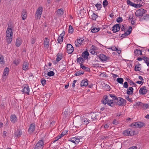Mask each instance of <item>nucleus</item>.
<instances>
[{
    "label": "nucleus",
    "mask_w": 149,
    "mask_h": 149,
    "mask_svg": "<svg viewBox=\"0 0 149 149\" xmlns=\"http://www.w3.org/2000/svg\"><path fill=\"white\" fill-rule=\"evenodd\" d=\"M138 133V131H136L130 129H128L123 132V134L126 136H129V135L133 136L134 135H136Z\"/></svg>",
    "instance_id": "obj_1"
},
{
    "label": "nucleus",
    "mask_w": 149,
    "mask_h": 149,
    "mask_svg": "<svg viewBox=\"0 0 149 149\" xmlns=\"http://www.w3.org/2000/svg\"><path fill=\"white\" fill-rule=\"evenodd\" d=\"M146 12V11L143 8H141L137 10L135 12V15L138 17H142V16H143V15L145 14Z\"/></svg>",
    "instance_id": "obj_2"
},
{
    "label": "nucleus",
    "mask_w": 149,
    "mask_h": 149,
    "mask_svg": "<svg viewBox=\"0 0 149 149\" xmlns=\"http://www.w3.org/2000/svg\"><path fill=\"white\" fill-rule=\"evenodd\" d=\"M115 102L119 106L125 105L126 103V101L125 100L120 97L118 98V99H116Z\"/></svg>",
    "instance_id": "obj_3"
},
{
    "label": "nucleus",
    "mask_w": 149,
    "mask_h": 149,
    "mask_svg": "<svg viewBox=\"0 0 149 149\" xmlns=\"http://www.w3.org/2000/svg\"><path fill=\"white\" fill-rule=\"evenodd\" d=\"M43 8L42 7H39L38 8L36 13L35 18L36 19L40 18L42 13Z\"/></svg>",
    "instance_id": "obj_4"
},
{
    "label": "nucleus",
    "mask_w": 149,
    "mask_h": 149,
    "mask_svg": "<svg viewBox=\"0 0 149 149\" xmlns=\"http://www.w3.org/2000/svg\"><path fill=\"white\" fill-rule=\"evenodd\" d=\"M132 127H134L138 128H141L145 126V124L142 122H137L133 123L132 125Z\"/></svg>",
    "instance_id": "obj_5"
},
{
    "label": "nucleus",
    "mask_w": 149,
    "mask_h": 149,
    "mask_svg": "<svg viewBox=\"0 0 149 149\" xmlns=\"http://www.w3.org/2000/svg\"><path fill=\"white\" fill-rule=\"evenodd\" d=\"M44 143L43 140H40L36 144L34 149H42L43 147Z\"/></svg>",
    "instance_id": "obj_6"
},
{
    "label": "nucleus",
    "mask_w": 149,
    "mask_h": 149,
    "mask_svg": "<svg viewBox=\"0 0 149 149\" xmlns=\"http://www.w3.org/2000/svg\"><path fill=\"white\" fill-rule=\"evenodd\" d=\"M132 31V27L130 26L128 29V30L125 32L121 36V39L123 38L126 37L128 35H130Z\"/></svg>",
    "instance_id": "obj_7"
},
{
    "label": "nucleus",
    "mask_w": 149,
    "mask_h": 149,
    "mask_svg": "<svg viewBox=\"0 0 149 149\" xmlns=\"http://www.w3.org/2000/svg\"><path fill=\"white\" fill-rule=\"evenodd\" d=\"M67 50L69 54H71L74 51L73 47L71 45L68 44L67 45Z\"/></svg>",
    "instance_id": "obj_8"
},
{
    "label": "nucleus",
    "mask_w": 149,
    "mask_h": 149,
    "mask_svg": "<svg viewBox=\"0 0 149 149\" xmlns=\"http://www.w3.org/2000/svg\"><path fill=\"white\" fill-rule=\"evenodd\" d=\"M68 141L76 144H78L80 142V139L74 137L69 139Z\"/></svg>",
    "instance_id": "obj_9"
},
{
    "label": "nucleus",
    "mask_w": 149,
    "mask_h": 149,
    "mask_svg": "<svg viewBox=\"0 0 149 149\" xmlns=\"http://www.w3.org/2000/svg\"><path fill=\"white\" fill-rule=\"evenodd\" d=\"M120 27L119 26V24H116L113 26L112 30L113 33H116L120 30Z\"/></svg>",
    "instance_id": "obj_10"
},
{
    "label": "nucleus",
    "mask_w": 149,
    "mask_h": 149,
    "mask_svg": "<svg viewBox=\"0 0 149 149\" xmlns=\"http://www.w3.org/2000/svg\"><path fill=\"white\" fill-rule=\"evenodd\" d=\"M35 123L31 124L30 125L29 128L28 130V132L30 133H32L35 130Z\"/></svg>",
    "instance_id": "obj_11"
},
{
    "label": "nucleus",
    "mask_w": 149,
    "mask_h": 149,
    "mask_svg": "<svg viewBox=\"0 0 149 149\" xmlns=\"http://www.w3.org/2000/svg\"><path fill=\"white\" fill-rule=\"evenodd\" d=\"M139 93L140 94L144 95L147 93V90L145 86L141 88L139 90Z\"/></svg>",
    "instance_id": "obj_12"
},
{
    "label": "nucleus",
    "mask_w": 149,
    "mask_h": 149,
    "mask_svg": "<svg viewBox=\"0 0 149 149\" xmlns=\"http://www.w3.org/2000/svg\"><path fill=\"white\" fill-rule=\"evenodd\" d=\"M49 40L47 38H45L43 43L45 47L47 48L49 47Z\"/></svg>",
    "instance_id": "obj_13"
},
{
    "label": "nucleus",
    "mask_w": 149,
    "mask_h": 149,
    "mask_svg": "<svg viewBox=\"0 0 149 149\" xmlns=\"http://www.w3.org/2000/svg\"><path fill=\"white\" fill-rule=\"evenodd\" d=\"M143 17H141L140 19V21H148L149 20V15L146 14L145 15H143Z\"/></svg>",
    "instance_id": "obj_14"
},
{
    "label": "nucleus",
    "mask_w": 149,
    "mask_h": 149,
    "mask_svg": "<svg viewBox=\"0 0 149 149\" xmlns=\"http://www.w3.org/2000/svg\"><path fill=\"white\" fill-rule=\"evenodd\" d=\"M15 135L16 137H19L21 136L22 134V132L20 130L17 129V130L15 132Z\"/></svg>",
    "instance_id": "obj_15"
},
{
    "label": "nucleus",
    "mask_w": 149,
    "mask_h": 149,
    "mask_svg": "<svg viewBox=\"0 0 149 149\" xmlns=\"http://www.w3.org/2000/svg\"><path fill=\"white\" fill-rule=\"evenodd\" d=\"M13 34L12 30L11 28H8L6 32V36L8 37L9 36H12Z\"/></svg>",
    "instance_id": "obj_16"
},
{
    "label": "nucleus",
    "mask_w": 149,
    "mask_h": 149,
    "mask_svg": "<svg viewBox=\"0 0 149 149\" xmlns=\"http://www.w3.org/2000/svg\"><path fill=\"white\" fill-rule=\"evenodd\" d=\"M22 92L27 95L29 94V87L28 86H25L22 91Z\"/></svg>",
    "instance_id": "obj_17"
},
{
    "label": "nucleus",
    "mask_w": 149,
    "mask_h": 149,
    "mask_svg": "<svg viewBox=\"0 0 149 149\" xmlns=\"http://www.w3.org/2000/svg\"><path fill=\"white\" fill-rule=\"evenodd\" d=\"M88 84V81L87 79H84L82 81L81 84V86L82 87L83 86H87Z\"/></svg>",
    "instance_id": "obj_18"
},
{
    "label": "nucleus",
    "mask_w": 149,
    "mask_h": 149,
    "mask_svg": "<svg viewBox=\"0 0 149 149\" xmlns=\"http://www.w3.org/2000/svg\"><path fill=\"white\" fill-rule=\"evenodd\" d=\"M29 67V63L27 62L24 61L23 64V70H26L28 69Z\"/></svg>",
    "instance_id": "obj_19"
},
{
    "label": "nucleus",
    "mask_w": 149,
    "mask_h": 149,
    "mask_svg": "<svg viewBox=\"0 0 149 149\" xmlns=\"http://www.w3.org/2000/svg\"><path fill=\"white\" fill-rule=\"evenodd\" d=\"M100 59L103 61H106L107 59V56L104 54H101L99 56Z\"/></svg>",
    "instance_id": "obj_20"
},
{
    "label": "nucleus",
    "mask_w": 149,
    "mask_h": 149,
    "mask_svg": "<svg viewBox=\"0 0 149 149\" xmlns=\"http://www.w3.org/2000/svg\"><path fill=\"white\" fill-rule=\"evenodd\" d=\"M83 40H81L80 39L77 40V41H75V43L76 47H79L82 43Z\"/></svg>",
    "instance_id": "obj_21"
},
{
    "label": "nucleus",
    "mask_w": 149,
    "mask_h": 149,
    "mask_svg": "<svg viewBox=\"0 0 149 149\" xmlns=\"http://www.w3.org/2000/svg\"><path fill=\"white\" fill-rule=\"evenodd\" d=\"M133 88L132 87H130L127 90V93L128 95L132 94H133Z\"/></svg>",
    "instance_id": "obj_22"
},
{
    "label": "nucleus",
    "mask_w": 149,
    "mask_h": 149,
    "mask_svg": "<svg viewBox=\"0 0 149 149\" xmlns=\"http://www.w3.org/2000/svg\"><path fill=\"white\" fill-rule=\"evenodd\" d=\"M17 120V118L15 115H11L10 116V120L13 123H15Z\"/></svg>",
    "instance_id": "obj_23"
},
{
    "label": "nucleus",
    "mask_w": 149,
    "mask_h": 149,
    "mask_svg": "<svg viewBox=\"0 0 149 149\" xmlns=\"http://www.w3.org/2000/svg\"><path fill=\"white\" fill-rule=\"evenodd\" d=\"M96 47L93 45H92L89 51L92 54H94L95 52V50L96 49Z\"/></svg>",
    "instance_id": "obj_24"
},
{
    "label": "nucleus",
    "mask_w": 149,
    "mask_h": 149,
    "mask_svg": "<svg viewBox=\"0 0 149 149\" xmlns=\"http://www.w3.org/2000/svg\"><path fill=\"white\" fill-rule=\"evenodd\" d=\"M108 100V97L107 95H105L104 96L103 99L102 100V103L104 104H106Z\"/></svg>",
    "instance_id": "obj_25"
},
{
    "label": "nucleus",
    "mask_w": 149,
    "mask_h": 149,
    "mask_svg": "<svg viewBox=\"0 0 149 149\" xmlns=\"http://www.w3.org/2000/svg\"><path fill=\"white\" fill-rule=\"evenodd\" d=\"M27 16L26 14V11L25 10H23L22 12V18L23 20H25Z\"/></svg>",
    "instance_id": "obj_26"
},
{
    "label": "nucleus",
    "mask_w": 149,
    "mask_h": 149,
    "mask_svg": "<svg viewBox=\"0 0 149 149\" xmlns=\"http://www.w3.org/2000/svg\"><path fill=\"white\" fill-rule=\"evenodd\" d=\"M127 4L129 6H131L135 8V6H136V4L132 2L130 0H127Z\"/></svg>",
    "instance_id": "obj_27"
},
{
    "label": "nucleus",
    "mask_w": 149,
    "mask_h": 149,
    "mask_svg": "<svg viewBox=\"0 0 149 149\" xmlns=\"http://www.w3.org/2000/svg\"><path fill=\"white\" fill-rule=\"evenodd\" d=\"M89 55V53L87 51H85L83 52L82 54V56L84 58H87Z\"/></svg>",
    "instance_id": "obj_28"
},
{
    "label": "nucleus",
    "mask_w": 149,
    "mask_h": 149,
    "mask_svg": "<svg viewBox=\"0 0 149 149\" xmlns=\"http://www.w3.org/2000/svg\"><path fill=\"white\" fill-rule=\"evenodd\" d=\"M62 58V54L61 53H58L57 55L56 61L58 62L60 61Z\"/></svg>",
    "instance_id": "obj_29"
},
{
    "label": "nucleus",
    "mask_w": 149,
    "mask_h": 149,
    "mask_svg": "<svg viewBox=\"0 0 149 149\" xmlns=\"http://www.w3.org/2000/svg\"><path fill=\"white\" fill-rule=\"evenodd\" d=\"M134 54L135 55H142V51L140 49H136L134 52Z\"/></svg>",
    "instance_id": "obj_30"
},
{
    "label": "nucleus",
    "mask_w": 149,
    "mask_h": 149,
    "mask_svg": "<svg viewBox=\"0 0 149 149\" xmlns=\"http://www.w3.org/2000/svg\"><path fill=\"white\" fill-rule=\"evenodd\" d=\"M143 59L146 63L148 66H149V58L146 56H143Z\"/></svg>",
    "instance_id": "obj_31"
},
{
    "label": "nucleus",
    "mask_w": 149,
    "mask_h": 149,
    "mask_svg": "<svg viewBox=\"0 0 149 149\" xmlns=\"http://www.w3.org/2000/svg\"><path fill=\"white\" fill-rule=\"evenodd\" d=\"M22 44L21 40L20 39H17L16 42V46L17 47L19 46Z\"/></svg>",
    "instance_id": "obj_32"
},
{
    "label": "nucleus",
    "mask_w": 149,
    "mask_h": 149,
    "mask_svg": "<svg viewBox=\"0 0 149 149\" xmlns=\"http://www.w3.org/2000/svg\"><path fill=\"white\" fill-rule=\"evenodd\" d=\"M9 71V70L8 68L7 67H6L4 70L3 75L4 76L8 75Z\"/></svg>",
    "instance_id": "obj_33"
},
{
    "label": "nucleus",
    "mask_w": 149,
    "mask_h": 149,
    "mask_svg": "<svg viewBox=\"0 0 149 149\" xmlns=\"http://www.w3.org/2000/svg\"><path fill=\"white\" fill-rule=\"evenodd\" d=\"M63 10L62 9H59L57 10V13L59 15H62L63 14Z\"/></svg>",
    "instance_id": "obj_34"
},
{
    "label": "nucleus",
    "mask_w": 149,
    "mask_h": 149,
    "mask_svg": "<svg viewBox=\"0 0 149 149\" xmlns=\"http://www.w3.org/2000/svg\"><path fill=\"white\" fill-rule=\"evenodd\" d=\"M77 62L81 64H82L84 61V59L81 57L78 58L77 59Z\"/></svg>",
    "instance_id": "obj_35"
},
{
    "label": "nucleus",
    "mask_w": 149,
    "mask_h": 149,
    "mask_svg": "<svg viewBox=\"0 0 149 149\" xmlns=\"http://www.w3.org/2000/svg\"><path fill=\"white\" fill-rule=\"evenodd\" d=\"M100 28H94L91 29V32L93 33H95L98 32L100 31Z\"/></svg>",
    "instance_id": "obj_36"
},
{
    "label": "nucleus",
    "mask_w": 149,
    "mask_h": 149,
    "mask_svg": "<svg viewBox=\"0 0 149 149\" xmlns=\"http://www.w3.org/2000/svg\"><path fill=\"white\" fill-rule=\"evenodd\" d=\"M113 100H108L107 101V104L111 107H113Z\"/></svg>",
    "instance_id": "obj_37"
},
{
    "label": "nucleus",
    "mask_w": 149,
    "mask_h": 149,
    "mask_svg": "<svg viewBox=\"0 0 149 149\" xmlns=\"http://www.w3.org/2000/svg\"><path fill=\"white\" fill-rule=\"evenodd\" d=\"M117 81L118 83L121 84H123L124 80L123 78H118L117 79Z\"/></svg>",
    "instance_id": "obj_38"
},
{
    "label": "nucleus",
    "mask_w": 149,
    "mask_h": 149,
    "mask_svg": "<svg viewBox=\"0 0 149 149\" xmlns=\"http://www.w3.org/2000/svg\"><path fill=\"white\" fill-rule=\"evenodd\" d=\"M6 40L8 42V44L10 43L12 40V39L11 38V36H9L8 37H6Z\"/></svg>",
    "instance_id": "obj_39"
},
{
    "label": "nucleus",
    "mask_w": 149,
    "mask_h": 149,
    "mask_svg": "<svg viewBox=\"0 0 149 149\" xmlns=\"http://www.w3.org/2000/svg\"><path fill=\"white\" fill-rule=\"evenodd\" d=\"M95 6L97 7V10H100L102 7L101 3H97L95 5Z\"/></svg>",
    "instance_id": "obj_40"
},
{
    "label": "nucleus",
    "mask_w": 149,
    "mask_h": 149,
    "mask_svg": "<svg viewBox=\"0 0 149 149\" xmlns=\"http://www.w3.org/2000/svg\"><path fill=\"white\" fill-rule=\"evenodd\" d=\"M82 121L84 122V124L86 125H87L89 123V122L88 121V120L86 118H84V119H83L82 120Z\"/></svg>",
    "instance_id": "obj_41"
},
{
    "label": "nucleus",
    "mask_w": 149,
    "mask_h": 149,
    "mask_svg": "<svg viewBox=\"0 0 149 149\" xmlns=\"http://www.w3.org/2000/svg\"><path fill=\"white\" fill-rule=\"evenodd\" d=\"M68 32L72 34L74 31V29L73 27L71 26L70 25L69 26V29Z\"/></svg>",
    "instance_id": "obj_42"
},
{
    "label": "nucleus",
    "mask_w": 149,
    "mask_h": 149,
    "mask_svg": "<svg viewBox=\"0 0 149 149\" xmlns=\"http://www.w3.org/2000/svg\"><path fill=\"white\" fill-rule=\"evenodd\" d=\"M63 37L61 36L59 37L58 38L57 40L58 41V42L59 43H61V42H62L63 41Z\"/></svg>",
    "instance_id": "obj_43"
},
{
    "label": "nucleus",
    "mask_w": 149,
    "mask_h": 149,
    "mask_svg": "<svg viewBox=\"0 0 149 149\" xmlns=\"http://www.w3.org/2000/svg\"><path fill=\"white\" fill-rule=\"evenodd\" d=\"M54 73L53 71H50L48 72L47 75L49 77H51L54 76Z\"/></svg>",
    "instance_id": "obj_44"
},
{
    "label": "nucleus",
    "mask_w": 149,
    "mask_h": 149,
    "mask_svg": "<svg viewBox=\"0 0 149 149\" xmlns=\"http://www.w3.org/2000/svg\"><path fill=\"white\" fill-rule=\"evenodd\" d=\"M84 74V72H80L79 71H78L76 72L74 74V75L76 76H79L80 75H81L83 74Z\"/></svg>",
    "instance_id": "obj_45"
},
{
    "label": "nucleus",
    "mask_w": 149,
    "mask_h": 149,
    "mask_svg": "<svg viewBox=\"0 0 149 149\" xmlns=\"http://www.w3.org/2000/svg\"><path fill=\"white\" fill-rule=\"evenodd\" d=\"M108 4V2L107 0H104L103 2V5L104 7H106Z\"/></svg>",
    "instance_id": "obj_46"
},
{
    "label": "nucleus",
    "mask_w": 149,
    "mask_h": 149,
    "mask_svg": "<svg viewBox=\"0 0 149 149\" xmlns=\"http://www.w3.org/2000/svg\"><path fill=\"white\" fill-rule=\"evenodd\" d=\"M86 118L89 122L92 121L93 120L91 117V114L88 115Z\"/></svg>",
    "instance_id": "obj_47"
},
{
    "label": "nucleus",
    "mask_w": 149,
    "mask_h": 149,
    "mask_svg": "<svg viewBox=\"0 0 149 149\" xmlns=\"http://www.w3.org/2000/svg\"><path fill=\"white\" fill-rule=\"evenodd\" d=\"M114 100H116V99H118V98L115 95L113 94H111L109 95Z\"/></svg>",
    "instance_id": "obj_48"
},
{
    "label": "nucleus",
    "mask_w": 149,
    "mask_h": 149,
    "mask_svg": "<svg viewBox=\"0 0 149 149\" xmlns=\"http://www.w3.org/2000/svg\"><path fill=\"white\" fill-rule=\"evenodd\" d=\"M46 81L44 79H42L41 80V82L43 86H44L46 84Z\"/></svg>",
    "instance_id": "obj_49"
},
{
    "label": "nucleus",
    "mask_w": 149,
    "mask_h": 149,
    "mask_svg": "<svg viewBox=\"0 0 149 149\" xmlns=\"http://www.w3.org/2000/svg\"><path fill=\"white\" fill-rule=\"evenodd\" d=\"M143 105V103L140 102H136L135 104L133 105L134 106H136V105L138 106H142Z\"/></svg>",
    "instance_id": "obj_50"
},
{
    "label": "nucleus",
    "mask_w": 149,
    "mask_h": 149,
    "mask_svg": "<svg viewBox=\"0 0 149 149\" xmlns=\"http://www.w3.org/2000/svg\"><path fill=\"white\" fill-rule=\"evenodd\" d=\"M91 114V117L93 120L96 119L97 117H96V115L94 113H93Z\"/></svg>",
    "instance_id": "obj_51"
},
{
    "label": "nucleus",
    "mask_w": 149,
    "mask_h": 149,
    "mask_svg": "<svg viewBox=\"0 0 149 149\" xmlns=\"http://www.w3.org/2000/svg\"><path fill=\"white\" fill-rule=\"evenodd\" d=\"M141 70L140 67L138 66L137 65H135V70L136 71H140Z\"/></svg>",
    "instance_id": "obj_52"
},
{
    "label": "nucleus",
    "mask_w": 149,
    "mask_h": 149,
    "mask_svg": "<svg viewBox=\"0 0 149 149\" xmlns=\"http://www.w3.org/2000/svg\"><path fill=\"white\" fill-rule=\"evenodd\" d=\"M98 15L95 14L94 13H93L92 19L93 20H95L96 18L98 17Z\"/></svg>",
    "instance_id": "obj_53"
},
{
    "label": "nucleus",
    "mask_w": 149,
    "mask_h": 149,
    "mask_svg": "<svg viewBox=\"0 0 149 149\" xmlns=\"http://www.w3.org/2000/svg\"><path fill=\"white\" fill-rule=\"evenodd\" d=\"M116 21L117 22H122L123 21V19L122 17H118L116 19Z\"/></svg>",
    "instance_id": "obj_54"
},
{
    "label": "nucleus",
    "mask_w": 149,
    "mask_h": 149,
    "mask_svg": "<svg viewBox=\"0 0 149 149\" xmlns=\"http://www.w3.org/2000/svg\"><path fill=\"white\" fill-rule=\"evenodd\" d=\"M36 41V40L35 38H32L31 40V43L32 44H33L35 43Z\"/></svg>",
    "instance_id": "obj_55"
},
{
    "label": "nucleus",
    "mask_w": 149,
    "mask_h": 149,
    "mask_svg": "<svg viewBox=\"0 0 149 149\" xmlns=\"http://www.w3.org/2000/svg\"><path fill=\"white\" fill-rule=\"evenodd\" d=\"M128 87V83L127 82H125L123 84V87L125 88H127Z\"/></svg>",
    "instance_id": "obj_56"
},
{
    "label": "nucleus",
    "mask_w": 149,
    "mask_h": 149,
    "mask_svg": "<svg viewBox=\"0 0 149 149\" xmlns=\"http://www.w3.org/2000/svg\"><path fill=\"white\" fill-rule=\"evenodd\" d=\"M63 113L66 116H68L69 114L70 113V112L68 111V109H66L63 112Z\"/></svg>",
    "instance_id": "obj_57"
},
{
    "label": "nucleus",
    "mask_w": 149,
    "mask_h": 149,
    "mask_svg": "<svg viewBox=\"0 0 149 149\" xmlns=\"http://www.w3.org/2000/svg\"><path fill=\"white\" fill-rule=\"evenodd\" d=\"M81 123L82 122L81 120L78 121V123H77V126L78 127H79V126H81Z\"/></svg>",
    "instance_id": "obj_58"
},
{
    "label": "nucleus",
    "mask_w": 149,
    "mask_h": 149,
    "mask_svg": "<svg viewBox=\"0 0 149 149\" xmlns=\"http://www.w3.org/2000/svg\"><path fill=\"white\" fill-rule=\"evenodd\" d=\"M113 50L117 51V53L118 54H120L121 52V50H119L117 48L115 47L114 48V50Z\"/></svg>",
    "instance_id": "obj_59"
},
{
    "label": "nucleus",
    "mask_w": 149,
    "mask_h": 149,
    "mask_svg": "<svg viewBox=\"0 0 149 149\" xmlns=\"http://www.w3.org/2000/svg\"><path fill=\"white\" fill-rule=\"evenodd\" d=\"M3 57L0 55V64H2L3 62Z\"/></svg>",
    "instance_id": "obj_60"
},
{
    "label": "nucleus",
    "mask_w": 149,
    "mask_h": 149,
    "mask_svg": "<svg viewBox=\"0 0 149 149\" xmlns=\"http://www.w3.org/2000/svg\"><path fill=\"white\" fill-rule=\"evenodd\" d=\"M130 83L131 85H133L134 86H135L136 84L132 81L130 80Z\"/></svg>",
    "instance_id": "obj_61"
},
{
    "label": "nucleus",
    "mask_w": 149,
    "mask_h": 149,
    "mask_svg": "<svg viewBox=\"0 0 149 149\" xmlns=\"http://www.w3.org/2000/svg\"><path fill=\"white\" fill-rule=\"evenodd\" d=\"M126 99H127V100L129 101L132 102V98H130L129 96H128L126 98Z\"/></svg>",
    "instance_id": "obj_62"
},
{
    "label": "nucleus",
    "mask_w": 149,
    "mask_h": 149,
    "mask_svg": "<svg viewBox=\"0 0 149 149\" xmlns=\"http://www.w3.org/2000/svg\"><path fill=\"white\" fill-rule=\"evenodd\" d=\"M136 5L137 6H135V8H140L142 6V5L140 4H136Z\"/></svg>",
    "instance_id": "obj_63"
},
{
    "label": "nucleus",
    "mask_w": 149,
    "mask_h": 149,
    "mask_svg": "<svg viewBox=\"0 0 149 149\" xmlns=\"http://www.w3.org/2000/svg\"><path fill=\"white\" fill-rule=\"evenodd\" d=\"M113 124L116 125L118 124V122L116 119H114L112 122Z\"/></svg>",
    "instance_id": "obj_64"
}]
</instances>
